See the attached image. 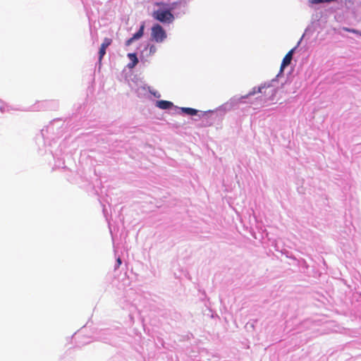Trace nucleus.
<instances>
[{
  "label": "nucleus",
  "mask_w": 361,
  "mask_h": 361,
  "mask_svg": "<svg viewBox=\"0 0 361 361\" xmlns=\"http://www.w3.org/2000/svg\"><path fill=\"white\" fill-rule=\"evenodd\" d=\"M359 34L361 35V32H360V33H359Z\"/></svg>",
  "instance_id": "nucleus-15"
},
{
  "label": "nucleus",
  "mask_w": 361,
  "mask_h": 361,
  "mask_svg": "<svg viewBox=\"0 0 361 361\" xmlns=\"http://www.w3.org/2000/svg\"><path fill=\"white\" fill-rule=\"evenodd\" d=\"M294 51H295V48L290 50L286 54L284 58L283 59L282 63L281 64V68H280L281 71H283V70L290 63L291 60L293 59V55Z\"/></svg>",
  "instance_id": "nucleus-4"
},
{
  "label": "nucleus",
  "mask_w": 361,
  "mask_h": 361,
  "mask_svg": "<svg viewBox=\"0 0 361 361\" xmlns=\"http://www.w3.org/2000/svg\"><path fill=\"white\" fill-rule=\"evenodd\" d=\"M344 30L347 32H353V33H359V32L356 30H354V29H349V28H344Z\"/></svg>",
  "instance_id": "nucleus-11"
},
{
  "label": "nucleus",
  "mask_w": 361,
  "mask_h": 361,
  "mask_svg": "<svg viewBox=\"0 0 361 361\" xmlns=\"http://www.w3.org/2000/svg\"><path fill=\"white\" fill-rule=\"evenodd\" d=\"M181 111L185 113L186 114H188L190 116L196 115L197 113V111L196 109H192V108H189V107L181 108Z\"/></svg>",
  "instance_id": "nucleus-7"
},
{
  "label": "nucleus",
  "mask_w": 361,
  "mask_h": 361,
  "mask_svg": "<svg viewBox=\"0 0 361 361\" xmlns=\"http://www.w3.org/2000/svg\"><path fill=\"white\" fill-rule=\"evenodd\" d=\"M155 51H156V47L154 45L151 46L149 47V53L150 54H154Z\"/></svg>",
  "instance_id": "nucleus-13"
},
{
  "label": "nucleus",
  "mask_w": 361,
  "mask_h": 361,
  "mask_svg": "<svg viewBox=\"0 0 361 361\" xmlns=\"http://www.w3.org/2000/svg\"><path fill=\"white\" fill-rule=\"evenodd\" d=\"M157 6H164V3H157Z\"/></svg>",
  "instance_id": "nucleus-14"
},
{
  "label": "nucleus",
  "mask_w": 361,
  "mask_h": 361,
  "mask_svg": "<svg viewBox=\"0 0 361 361\" xmlns=\"http://www.w3.org/2000/svg\"><path fill=\"white\" fill-rule=\"evenodd\" d=\"M157 106L161 109H169L173 106V103L166 100H160L157 102Z\"/></svg>",
  "instance_id": "nucleus-5"
},
{
  "label": "nucleus",
  "mask_w": 361,
  "mask_h": 361,
  "mask_svg": "<svg viewBox=\"0 0 361 361\" xmlns=\"http://www.w3.org/2000/svg\"><path fill=\"white\" fill-rule=\"evenodd\" d=\"M112 42V39L110 38H104L102 44H101V48L106 49L109 46L111 45Z\"/></svg>",
  "instance_id": "nucleus-9"
},
{
  "label": "nucleus",
  "mask_w": 361,
  "mask_h": 361,
  "mask_svg": "<svg viewBox=\"0 0 361 361\" xmlns=\"http://www.w3.org/2000/svg\"><path fill=\"white\" fill-rule=\"evenodd\" d=\"M121 264V259L120 257H118L116 259V266L115 269H117L118 267H119Z\"/></svg>",
  "instance_id": "nucleus-12"
},
{
  "label": "nucleus",
  "mask_w": 361,
  "mask_h": 361,
  "mask_svg": "<svg viewBox=\"0 0 361 361\" xmlns=\"http://www.w3.org/2000/svg\"><path fill=\"white\" fill-rule=\"evenodd\" d=\"M144 30H145V23H142L140 27L139 30L136 33H135L132 37H130L126 42V45L130 46L133 43V41L141 38L143 36Z\"/></svg>",
  "instance_id": "nucleus-3"
},
{
  "label": "nucleus",
  "mask_w": 361,
  "mask_h": 361,
  "mask_svg": "<svg viewBox=\"0 0 361 361\" xmlns=\"http://www.w3.org/2000/svg\"><path fill=\"white\" fill-rule=\"evenodd\" d=\"M106 54V49H104L100 47L99 49V62L102 61L104 56Z\"/></svg>",
  "instance_id": "nucleus-10"
},
{
  "label": "nucleus",
  "mask_w": 361,
  "mask_h": 361,
  "mask_svg": "<svg viewBox=\"0 0 361 361\" xmlns=\"http://www.w3.org/2000/svg\"><path fill=\"white\" fill-rule=\"evenodd\" d=\"M152 16L154 19L157 20H159L161 23H171L173 19L174 16L171 13L170 10H157L154 11L152 13Z\"/></svg>",
  "instance_id": "nucleus-1"
},
{
  "label": "nucleus",
  "mask_w": 361,
  "mask_h": 361,
  "mask_svg": "<svg viewBox=\"0 0 361 361\" xmlns=\"http://www.w3.org/2000/svg\"><path fill=\"white\" fill-rule=\"evenodd\" d=\"M265 87V86H259V87H254L252 91L250 92L246 96H244V97H242L241 98H245L248 96H250V95H253L255 94V93L257 92H262V89H264Z\"/></svg>",
  "instance_id": "nucleus-8"
},
{
  "label": "nucleus",
  "mask_w": 361,
  "mask_h": 361,
  "mask_svg": "<svg viewBox=\"0 0 361 361\" xmlns=\"http://www.w3.org/2000/svg\"><path fill=\"white\" fill-rule=\"evenodd\" d=\"M128 57L131 61V63L128 64V67L134 68L138 63V59L136 54L130 53L128 54Z\"/></svg>",
  "instance_id": "nucleus-6"
},
{
  "label": "nucleus",
  "mask_w": 361,
  "mask_h": 361,
  "mask_svg": "<svg viewBox=\"0 0 361 361\" xmlns=\"http://www.w3.org/2000/svg\"><path fill=\"white\" fill-rule=\"evenodd\" d=\"M151 36L153 40L160 43L166 38V33L159 24H156L152 27Z\"/></svg>",
  "instance_id": "nucleus-2"
}]
</instances>
